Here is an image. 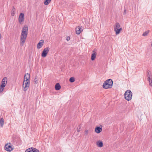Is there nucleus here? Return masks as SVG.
<instances>
[{"label":"nucleus","instance_id":"a211bd4d","mask_svg":"<svg viewBox=\"0 0 152 152\" xmlns=\"http://www.w3.org/2000/svg\"><path fill=\"white\" fill-rule=\"evenodd\" d=\"M30 81H25L24 80L23 84L25 85L26 86H30Z\"/></svg>","mask_w":152,"mask_h":152},{"label":"nucleus","instance_id":"7ed1b4c3","mask_svg":"<svg viewBox=\"0 0 152 152\" xmlns=\"http://www.w3.org/2000/svg\"><path fill=\"white\" fill-rule=\"evenodd\" d=\"M132 93L130 90L126 91L124 93L125 99L129 101L132 98Z\"/></svg>","mask_w":152,"mask_h":152},{"label":"nucleus","instance_id":"9d476101","mask_svg":"<svg viewBox=\"0 0 152 152\" xmlns=\"http://www.w3.org/2000/svg\"><path fill=\"white\" fill-rule=\"evenodd\" d=\"M102 125L99 126H96L95 129V132L98 134L100 133L102 131Z\"/></svg>","mask_w":152,"mask_h":152},{"label":"nucleus","instance_id":"4be33fe9","mask_svg":"<svg viewBox=\"0 0 152 152\" xmlns=\"http://www.w3.org/2000/svg\"><path fill=\"white\" fill-rule=\"evenodd\" d=\"M50 2L51 1H50L49 0H45L44 4L45 5H48L50 3Z\"/></svg>","mask_w":152,"mask_h":152},{"label":"nucleus","instance_id":"f3484780","mask_svg":"<svg viewBox=\"0 0 152 152\" xmlns=\"http://www.w3.org/2000/svg\"><path fill=\"white\" fill-rule=\"evenodd\" d=\"M0 123L1 127H2L4 124V119L3 118H1L0 119Z\"/></svg>","mask_w":152,"mask_h":152},{"label":"nucleus","instance_id":"c85d7f7f","mask_svg":"<svg viewBox=\"0 0 152 152\" xmlns=\"http://www.w3.org/2000/svg\"><path fill=\"white\" fill-rule=\"evenodd\" d=\"M149 85L150 86H152V80H150V82H149Z\"/></svg>","mask_w":152,"mask_h":152},{"label":"nucleus","instance_id":"f257e3e1","mask_svg":"<svg viewBox=\"0 0 152 152\" xmlns=\"http://www.w3.org/2000/svg\"><path fill=\"white\" fill-rule=\"evenodd\" d=\"M28 32V27L27 25H25L23 27L20 35V45L23 46L25 42L27 37Z\"/></svg>","mask_w":152,"mask_h":152},{"label":"nucleus","instance_id":"20e7f679","mask_svg":"<svg viewBox=\"0 0 152 152\" xmlns=\"http://www.w3.org/2000/svg\"><path fill=\"white\" fill-rule=\"evenodd\" d=\"M7 78L4 77L2 80L1 84L0 86V92H1L4 89V88L7 84Z\"/></svg>","mask_w":152,"mask_h":152},{"label":"nucleus","instance_id":"dca6fc26","mask_svg":"<svg viewBox=\"0 0 152 152\" xmlns=\"http://www.w3.org/2000/svg\"><path fill=\"white\" fill-rule=\"evenodd\" d=\"M61 88V86L59 83L56 84L55 86V89L57 91L59 90Z\"/></svg>","mask_w":152,"mask_h":152},{"label":"nucleus","instance_id":"4468645a","mask_svg":"<svg viewBox=\"0 0 152 152\" xmlns=\"http://www.w3.org/2000/svg\"><path fill=\"white\" fill-rule=\"evenodd\" d=\"M150 71L149 70H148L147 72V75L148 77L147 79L148 80L149 82H150V80H151L150 76L152 77L151 74L150 73Z\"/></svg>","mask_w":152,"mask_h":152},{"label":"nucleus","instance_id":"cd10ccee","mask_svg":"<svg viewBox=\"0 0 152 152\" xmlns=\"http://www.w3.org/2000/svg\"><path fill=\"white\" fill-rule=\"evenodd\" d=\"M70 37L69 36H67L66 37V39L67 41H69L70 39Z\"/></svg>","mask_w":152,"mask_h":152},{"label":"nucleus","instance_id":"1a4fd4ad","mask_svg":"<svg viewBox=\"0 0 152 152\" xmlns=\"http://www.w3.org/2000/svg\"><path fill=\"white\" fill-rule=\"evenodd\" d=\"M4 149L6 151L10 152L13 150L11 146L9 145L8 143L6 144L4 146Z\"/></svg>","mask_w":152,"mask_h":152},{"label":"nucleus","instance_id":"b1692460","mask_svg":"<svg viewBox=\"0 0 152 152\" xmlns=\"http://www.w3.org/2000/svg\"><path fill=\"white\" fill-rule=\"evenodd\" d=\"M13 7V9H12L11 11V14L12 16H14L15 12V8H14Z\"/></svg>","mask_w":152,"mask_h":152},{"label":"nucleus","instance_id":"ddd939ff","mask_svg":"<svg viewBox=\"0 0 152 152\" xmlns=\"http://www.w3.org/2000/svg\"><path fill=\"white\" fill-rule=\"evenodd\" d=\"M30 74L28 73H27L25 75L24 80H25V81H30Z\"/></svg>","mask_w":152,"mask_h":152},{"label":"nucleus","instance_id":"5701e85b","mask_svg":"<svg viewBox=\"0 0 152 152\" xmlns=\"http://www.w3.org/2000/svg\"><path fill=\"white\" fill-rule=\"evenodd\" d=\"M69 81L71 83H73L75 81V79L74 77H70L69 79Z\"/></svg>","mask_w":152,"mask_h":152},{"label":"nucleus","instance_id":"c756f323","mask_svg":"<svg viewBox=\"0 0 152 152\" xmlns=\"http://www.w3.org/2000/svg\"><path fill=\"white\" fill-rule=\"evenodd\" d=\"M88 134V130H86L85 131V134L86 135H87Z\"/></svg>","mask_w":152,"mask_h":152},{"label":"nucleus","instance_id":"f8f14e48","mask_svg":"<svg viewBox=\"0 0 152 152\" xmlns=\"http://www.w3.org/2000/svg\"><path fill=\"white\" fill-rule=\"evenodd\" d=\"M44 43V41L43 40H40L39 42L37 44V48L38 49L41 48L43 46Z\"/></svg>","mask_w":152,"mask_h":152},{"label":"nucleus","instance_id":"a878e982","mask_svg":"<svg viewBox=\"0 0 152 152\" xmlns=\"http://www.w3.org/2000/svg\"><path fill=\"white\" fill-rule=\"evenodd\" d=\"M32 147L30 148L27 149L26 150L25 152H32Z\"/></svg>","mask_w":152,"mask_h":152},{"label":"nucleus","instance_id":"412c9836","mask_svg":"<svg viewBox=\"0 0 152 152\" xmlns=\"http://www.w3.org/2000/svg\"><path fill=\"white\" fill-rule=\"evenodd\" d=\"M149 32V30H148L146 31H145L142 34V35L143 36H147Z\"/></svg>","mask_w":152,"mask_h":152},{"label":"nucleus","instance_id":"aec40b11","mask_svg":"<svg viewBox=\"0 0 152 152\" xmlns=\"http://www.w3.org/2000/svg\"><path fill=\"white\" fill-rule=\"evenodd\" d=\"M38 79L37 76L35 77V78L34 81V84H36L38 83Z\"/></svg>","mask_w":152,"mask_h":152},{"label":"nucleus","instance_id":"6e6552de","mask_svg":"<svg viewBox=\"0 0 152 152\" xmlns=\"http://www.w3.org/2000/svg\"><path fill=\"white\" fill-rule=\"evenodd\" d=\"M96 56V50L94 49L93 50L92 52V54L91 56V59L92 61L95 60Z\"/></svg>","mask_w":152,"mask_h":152},{"label":"nucleus","instance_id":"0eeeda50","mask_svg":"<svg viewBox=\"0 0 152 152\" xmlns=\"http://www.w3.org/2000/svg\"><path fill=\"white\" fill-rule=\"evenodd\" d=\"M83 30V29L81 26H78L75 28L76 33L77 34H79Z\"/></svg>","mask_w":152,"mask_h":152},{"label":"nucleus","instance_id":"6ab92c4d","mask_svg":"<svg viewBox=\"0 0 152 152\" xmlns=\"http://www.w3.org/2000/svg\"><path fill=\"white\" fill-rule=\"evenodd\" d=\"M29 87V86H26L25 85H24V84H23V90L24 91H26L28 89V88Z\"/></svg>","mask_w":152,"mask_h":152},{"label":"nucleus","instance_id":"f03ea898","mask_svg":"<svg viewBox=\"0 0 152 152\" xmlns=\"http://www.w3.org/2000/svg\"><path fill=\"white\" fill-rule=\"evenodd\" d=\"M113 83V80L110 79H107L105 81L102 85V87L104 88L107 89L111 88Z\"/></svg>","mask_w":152,"mask_h":152},{"label":"nucleus","instance_id":"393cba45","mask_svg":"<svg viewBox=\"0 0 152 152\" xmlns=\"http://www.w3.org/2000/svg\"><path fill=\"white\" fill-rule=\"evenodd\" d=\"M32 152H39V151L37 149L32 147Z\"/></svg>","mask_w":152,"mask_h":152},{"label":"nucleus","instance_id":"7c9ffc66","mask_svg":"<svg viewBox=\"0 0 152 152\" xmlns=\"http://www.w3.org/2000/svg\"><path fill=\"white\" fill-rule=\"evenodd\" d=\"M126 9H124V12H123V15H125L126 14Z\"/></svg>","mask_w":152,"mask_h":152},{"label":"nucleus","instance_id":"2f4dec72","mask_svg":"<svg viewBox=\"0 0 152 152\" xmlns=\"http://www.w3.org/2000/svg\"><path fill=\"white\" fill-rule=\"evenodd\" d=\"M18 20L19 21V17H18Z\"/></svg>","mask_w":152,"mask_h":152},{"label":"nucleus","instance_id":"39448f33","mask_svg":"<svg viewBox=\"0 0 152 152\" xmlns=\"http://www.w3.org/2000/svg\"><path fill=\"white\" fill-rule=\"evenodd\" d=\"M120 25L119 23H115V26H114V31L116 34H119L120 32L122 30L121 28H120Z\"/></svg>","mask_w":152,"mask_h":152},{"label":"nucleus","instance_id":"2eb2a0df","mask_svg":"<svg viewBox=\"0 0 152 152\" xmlns=\"http://www.w3.org/2000/svg\"><path fill=\"white\" fill-rule=\"evenodd\" d=\"M96 145L99 147H102L103 146V143L101 141L99 140L96 142Z\"/></svg>","mask_w":152,"mask_h":152},{"label":"nucleus","instance_id":"473e14b6","mask_svg":"<svg viewBox=\"0 0 152 152\" xmlns=\"http://www.w3.org/2000/svg\"><path fill=\"white\" fill-rule=\"evenodd\" d=\"M49 0L51 1V0Z\"/></svg>","mask_w":152,"mask_h":152},{"label":"nucleus","instance_id":"423d86ee","mask_svg":"<svg viewBox=\"0 0 152 152\" xmlns=\"http://www.w3.org/2000/svg\"><path fill=\"white\" fill-rule=\"evenodd\" d=\"M49 50L50 49L48 47L45 48L42 52L41 54L42 57L44 58L46 57L49 51Z\"/></svg>","mask_w":152,"mask_h":152},{"label":"nucleus","instance_id":"9b49d317","mask_svg":"<svg viewBox=\"0 0 152 152\" xmlns=\"http://www.w3.org/2000/svg\"><path fill=\"white\" fill-rule=\"evenodd\" d=\"M24 20V15L23 13H20V24L23 22Z\"/></svg>","mask_w":152,"mask_h":152},{"label":"nucleus","instance_id":"bb28decb","mask_svg":"<svg viewBox=\"0 0 152 152\" xmlns=\"http://www.w3.org/2000/svg\"><path fill=\"white\" fill-rule=\"evenodd\" d=\"M81 127V125H80L78 126V128H77V131L78 132H79L80 131V129Z\"/></svg>","mask_w":152,"mask_h":152}]
</instances>
